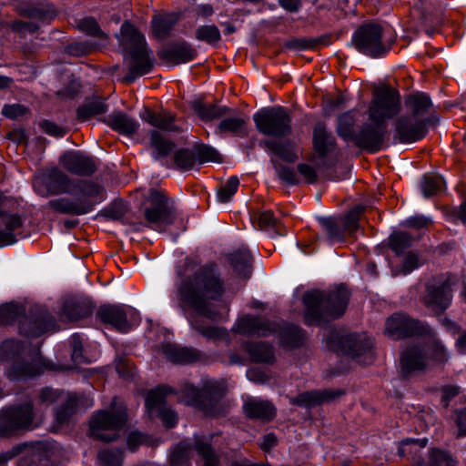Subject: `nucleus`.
Wrapping results in <instances>:
<instances>
[{
    "label": "nucleus",
    "mask_w": 466,
    "mask_h": 466,
    "mask_svg": "<svg viewBox=\"0 0 466 466\" xmlns=\"http://www.w3.org/2000/svg\"><path fill=\"white\" fill-rule=\"evenodd\" d=\"M180 299L191 308L198 317L212 320L219 319L213 301L220 299L224 293V283L218 268L208 263L192 270L177 286Z\"/></svg>",
    "instance_id": "obj_1"
},
{
    "label": "nucleus",
    "mask_w": 466,
    "mask_h": 466,
    "mask_svg": "<svg viewBox=\"0 0 466 466\" xmlns=\"http://www.w3.org/2000/svg\"><path fill=\"white\" fill-rule=\"evenodd\" d=\"M0 357L5 360H13L5 370V376L13 381L26 380L52 370L38 348L29 349L27 343L17 339L5 340L0 347Z\"/></svg>",
    "instance_id": "obj_2"
},
{
    "label": "nucleus",
    "mask_w": 466,
    "mask_h": 466,
    "mask_svg": "<svg viewBox=\"0 0 466 466\" xmlns=\"http://www.w3.org/2000/svg\"><path fill=\"white\" fill-rule=\"evenodd\" d=\"M119 41L126 52L124 60L128 71L124 81L133 83L152 70L154 58L147 46L145 36L128 22L121 25Z\"/></svg>",
    "instance_id": "obj_3"
},
{
    "label": "nucleus",
    "mask_w": 466,
    "mask_h": 466,
    "mask_svg": "<svg viewBox=\"0 0 466 466\" xmlns=\"http://www.w3.org/2000/svg\"><path fill=\"white\" fill-rule=\"evenodd\" d=\"M349 291L339 285L329 292L310 290L304 294L305 319L308 324H319L325 318L336 319L345 312Z\"/></svg>",
    "instance_id": "obj_4"
},
{
    "label": "nucleus",
    "mask_w": 466,
    "mask_h": 466,
    "mask_svg": "<svg viewBox=\"0 0 466 466\" xmlns=\"http://www.w3.org/2000/svg\"><path fill=\"white\" fill-rule=\"evenodd\" d=\"M66 193L73 198L51 199L47 207L57 213L82 216L92 212L106 197L104 187L94 181H79L73 191Z\"/></svg>",
    "instance_id": "obj_5"
},
{
    "label": "nucleus",
    "mask_w": 466,
    "mask_h": 466,
    "mask_svg": "<svg viewBox=\"0 0 466 466\" xmlns=\"http://www.w3.org/2000/svg\"><path fill=\"white\" fill-rule=\"evenodd\" d=\"M25 308L17 303H6L0 306V325L19 323V331L27 337H39L47 331L56 329L55 319L46 311L25 315Z\"/></svg>",
    "instance_id": "obj_6"
},
{
    "label": "nucleus",
    "mask_w": 466,
    "mask_h": 466,
    "mask_svg": "<svg viewBox=\"0 0 466 466\" xmlns=\"http://www.w3.org/2000/svg\"><path fill=\"white\" fill-rule=\"evenodd\" d=\"M127 420V407L117 398H114L110 410H100L94 413L89 422L90 436L103 441H112L118 437Z\"/></svg>",
    "instance_id": "obj_7"
},
{
    "label": "nucleus",
    "mask_w": 466,
    "mask_h": 466,
    "mask_svg": "<svg viewBox=\"0 0 466 466\" xmlns=\"http://www.w3.org/2000/svg\"><path fill=\"white\" fill-rule=\"evenodd\" d=\"M225 392L226 385L223 380L206 379L201 390L191 384H185L181 389V397L186 404L203 410L208 415L217 416L218 413L215 406Z\"/></svg>",
    "instance_id": "obj_8"
},
{
    "label": "nucleus",
    "mask_w": 466,
    "mask_h": 466,
    "mask_svg": "<svg viewBox=\"0 0 466 466\" xmlns=\"http://www.w3.org/2000/svg\"><path fill=\"white\" fill-rule=\"evenodd\" d=\"M352 43L361 54L372 58L385 56L391 43L387 40L384 29L378 24H365L352 35Z\"/></svg>",
    "instance_id": "obj_9"
},
{
    "label": "nucleus",
    "mask_w": 466,
    "mask_h": 466,
    "mask_svg": "<svg viewBox=\"0 0 466 466\" xmlns=\"http://www.w3.org/2000/svg\"><path fill=\"white\" fill-rule=\"evenodd\" d=\"M258 131L265 136L284 137L292 132L289 111L280 106L264 107L253 115Z\"/></svg>",
    "instance_id": "obj_10"
},
{
    "label": "nucleus",
    "mask_w": 466,
    "mask_h": 466,
    "mask_svg": "<svg viewBox=\"0 0 466 466\" xmlns=\"http://www.w3.org/2000/svg\"><path fill=\"white\" fill-rule=\"evenodd\" d=\"M148 206L144 208L145 225L149 228L163 232L174 223L176 209L169 198L162 192L152 190L147 198Z\"/></svg>",
    "instance_id": "obj_11"
},
{
    "label": "nucleus",
    "mask_w": 466,
    "mask_h": 466,
    "mask_svg": "<svg viewBox=\"0 0 466 466\" xmlns=\"http://www.w3.org/2000/svg\"><path fill=\"white\" fill-rule=\"evenodd\" d=\"M400 111V96L390 86L375 91L368 108V117L371 123L388 124Z\"/></svg>",
    "instance_id": "obj_12"
},
{
    "label": "nucleus",
    "mask_w": 466,
    "mask_h": 466,
    "mask_svg": "<svg viewBox=\"0 0 466 466\" xmlns=\"http://www.w3.org/2000/svg\"><path fill=\"white\" fill-rule=\"evenodd\" d=\"M80 179H71L57 167L45 171L35 178L33 186L35 192L41 196L59 195L74 190Z\"/></svg>",
    "instance_id": "obj_13"
},
{
    "label": "nucleus",
    "mask_w": 466,
    "mask_h": 466,
    "mask_svg": "<svg viewBox=\"0 0 466 466\" xmlns=\"http://www.w3.org/2000/svg\"><path fill=\"white\" fill-rule=\"evenodd\" d=\"M452 291L448 279L434 277L426 282L422 302L428 309L436 313L442 312L450 307Z\"/></svg>",
    "instance_id": "obj_14"
},
{
    "label": "nucleus",
    "mask_w": 466,
    "mask_h": 466,
    "mask_svg": "<svg viewBox=\"0 0 466 466\" xmlns=\"http://www.w3.org/2000/svg\"><path fill=\"white\" fill-rule=\"evenodd\" d=\"M385 334L392 339H399L406 337L431 334V328L424 322L410 319L405 314L396 313L387 319Z\"/></svg>",
    "instance_id": "obj_15"
},
{
    "label": "nucleus",
    "mask_w": 466,
    "mask_h": 466,
    "mask_svg": "<svg viewBox=\"0 0 466 466\" xmlns=\"http://www.w3.org/2000/svg\"><path fill=\"white\" fill-rule=\"evenodd\" d=\"M98 317L104 323H108L120 332H129L140 323L139 313L131 307L105 306L100 308Z\"/></svg>",
    "instance_id": "obj_16"
},
{
    "label": "nucleus",
    "mask_w": 466,
    "mask_h": 466,
    "mask_svg": "<svg viewBox=\"0 0 466 466\" xmlns=\"http://www.w3.org/2000/svg\"><path fill=\"white\" fill-rule=\"evenodd\" d=\"M33 417V405L30 402L3 409L0 411V437H7L18 429L29 427Z\"/></svg>",
    "instance_id": "obj_17"
},
{
    "label": "nucleus",
    "mask_w": 466,
    "mask_h": 466,
    "mask_svg": "<svg viewBox=\"0 0 466 466\" xmlns=\"http://www.w3.org/2000/svg\"><path fill=\"white\" fill-rule=\"evenodd\" d=\"M339 350L358 363L366 365L373 361V343L366 335L348 334L339 339Z\"/></svg>",
    "instance_id": "obj_18"
},
{
    "label": "nucleus",
    "mask_w": 466,
    "mask_h": 466,
    "mask_svg": "<svg viewBox=\"0 0 466 466\" xmlns=\"http://www.w3.org/2000/svg\"><path fill=\"white\" fill-rule=\"evenodd\" d=\"M9 199L0 193V248L17 241L16 232L23 227L24 218L9 208Z\"/></svg>",
    "instance_id": "obj_19"
},
{
    "label": "nucleus",
    "mask_w": 466,
    "mask_h": 466,
    "mask_svg": "<svg viewBox=\"0 0 466 466\" xmlns=\"http://www.w3.org/2000/svg\"><path fill=\"white\" fill-rule=\"evenodd\" d=\"M171 389L167 386L151 390L146 397V408L150 417H159L167 428H173L177 422V415L165 405V398Z\"/></svg>",
    "instance_id": "obj_20"
},
{
    "label": "nucleus",
    "mask_w": 466,
    "mask_h": 466,
    "mask_svg": "<svg viewBox=\"0 0 466 466\" xmlns=\"http://www.w3.org/2000/svg\"><path fill=\"white\" fill-rule=\"evenodd\" d=\"M388 133V124H364L352 142L362 150L376 153L382 149Z\"/></svg>",
    "instance_id": "obj_21"
},
{
    "label": "nucleus",
    "mask_w": 466,
    "mask_h": 466,
    "mask_svg": "<svg viewBox=\"0 0 466 466\" xmlns=\"http://www.w3.org/2000/svg\"><path fill=\"white\" fill-rule=\"evenodd\" d=\"M395 131L401 143H414L427 134V119L418 116H402L395 121Z\"/></svg>",
    "instance_id": "obj_22"
},
{
    "label": "nucleus",
    "mask_w": 466,
    "mask_h": 466,
    "mask_svg": "<svg viewBox=\"0 0 466 466\" xmlns=\"http://www.w3.org/2000/svg\"><path fill=\"white\" fill-rule=\"evenodd\" d=\"M400 369L405 377L430 370V360L426 348L420 344L409 346L401 353Z\"/></svg>",
    "instance_id": "obj_23"
},
{
    "label": "nucleus",
    "mask_w": 466,
    "mask_h": 466,
    "mask_svg": "<svg viewBox=\"0 0 466 466\" xmlns=\"http://www.w3.org/2000/svg\"><path fill=\"white\" fill-rule=\"evenodd\" d=\"M59 164L71 174L91 176L96 170L95 159L81 151H68L59 157Z\"/></svg>",
    "instance_id": "obj_24"
},
{
    "label": "nucleus",
    "mask_w": 466,
    "mask_h": 466,
    "mask_svg": "<svg viewBox=\"0 0 466 466\" xmlns=\"http://www.w3.org/2000/svg\"><path fill=\"white\" fill-rule=\"evenodd\" d=\"M235 333L244 336H268L277 330V324L259 317L245 315L238 318L232 328Z\"/></svg>",
    "instance_id": "obj_25"
},
{
    "label": "nucleus",
    "mask_w": 466,
    "mask_h": 466,
    "mask_svg": "<svg viewBox=\"0 0 466 466\" xmlns=\"http://www.w3.org/2000/svg\"><path fill=\"white\" fill-rule=\"evenodd\" d=\"M40 399L44 403H51L58 400H65L64 405L57 408L55 411L56 420L58 423L66 422L73 414L78 403V399L76 394H65L64 392H58L50 388L42 390Z\"/></svg>",
    "instance_id": "obj_26"
},
{
    "label": "nucleus",
    "mask_w": 466,
    "mask_h": 466,
    "mask_svg": "<svg viewBox=\"0 0 466 466\" xmlns=\"http://www.w3.org/2000/svg\"><path fill=\"white\" fill-rule=\"evenodd\" d=\"M312 144L315 152L320 157H326L336 149L335 137L323 123H318L313 129Z\"/></svg>",
    "instance_id": "obj_27"
},
{
    "label": "nucleus",
    "mask_w": 466,
    "mask_h": 466,
    "mask_svg": "<svg viewBox=\"0 0 466 466\" xmlns=\"http://www.w3.org/2000/svg\"><path fill=\"white\" fill-rule=\"evenodd\" d=\"M163 355L177 364H190L200 360L201 354L193 348L180 347L175 344H164L161 347Z\"/></svg>",
    "instance_id": "obj_28"
},
{
    "label": "nucleus",
    "mask_w": 466,
    "mask_h": 466,
    "mask_svg": "<svg viewBox=\"0 0 466 466\" xmlns=\"http://www.w3.org/2000/svg\"><path fill=\"white\" fill-rule=\"evenodd\" d=\"M160 57L173 64H183L193 60L197 51L187 43L171 45L160 52Z\"/></svg>",
    "instance_id": "obj_29"
},
{
    "label": "nucleus",
    "mask_w": 466,
    "mask_h": 466,
    "mask_svg": "<svg viewBox=\"0 0 466 466\" xmlns=\"http://www.w3.org/2000/svg\"><path fill=\"white\" fill-rule=\"evenodd\" d=\"M49 457V444L38 441L25 450L19 466H43Z\"/></svg>",
    "instance_id": "obj_30"
},
{
    "label": "nucleus",
    "mask_w": 466,
    "mask_h": 466,
    "mask_svg": "<svg viewBox=\"0 0 466 466\" xmlns=\"http://www.w3.org/2000/svg\"><path fill=\"white\" fill-rule=\"evenodd\" d=\"M229 262L234 272L241 279H248L252 273V257L245 247L229 255Z\"/></svg>",
    "instance_id": "obj_31"
},
{
    "label": "nucleus",
    "mask_w": 466,
    "mask_h": 466,
    "mask_svg": "<svg viewBox=\"0 0 466 466\" xmlns=\"http://www.w3.org/2000/svg\"><path fill=\"white\" fill-rule=\"evenodd\" d=\"M245 414L248 418L269 420L275 415L274 406L267 400L248 399L243 405Z\"/></svg>",
    "instance_id": "obj_32"
},
{
    "label": "nucleus",
    "mask_w": 466,
    "mask_h": 466,
    "mask_svg": "<svg viewBox=\"0 0 466 466\" xmlns=\"http://www.w3.org/2000/svg\"><path fill=\"white\" fill-rule=\"evenodd\" d=\"M139 116L143 121L159 129L166 131L175 129V116L167 111L155 112L147 107H144L139 113Z\"/></svg>",
    "instance_id": "obj_33"
},
{
    "label": "nucleus",
    "mask_w": 466,
    "mask_h": 466,
    "mask_svg": "<svg viewBox=\"0 0 466 466\" xmlns=\"http://www.w3.org/2000/svg\"><path fill=\"white\" fill-rule=\"evenodd\" d=\"M336 396L337 394L329 390L305 391L299 394L297 397L290 398V403L300 407L310 408L332 400Z\"/></svg>",
    "instance_id": "obj_34"
},
{
    "label": "nucleus",
    "mask_w": 466,
    "mask_h": 466,
    "mask_svg": "<svg viewBox=\"0 0 466 466\" xmlns=\"http://www.w3.org/2000/svg\"><path fill=\"white\" fill-rule=\"evenodd\" d=\"M423 336H428L431 339V342L423 345L428 353L430 369L436 365H444L449 360L450 355L444 345L436 338L433 329H431V334H424Z\"/></svg>",
    "instance_id": "obj_35"
},
{
    "label": "nucleus",
    "mask_w": 466,
    "mask_h": 466,
    "mask_svg": "<svg viewBox=\"0 0 466 466\" xmlns=\"http://www.w3.org/2000/svg\"><path fill=\"white\" fill-rule=\"evenodd\" d=\"M106 122L112 129L126 136L135 134L139 127V124L136 119L122 112L109 115Z\"/></svg>",
    "instance_id": "obj_36"
},
{
    "label": "nucleus",
    "mask_w": 466,
    "mask_h": 466,
    "mask_svg": "<svg viewBox=\"0 0 466 466\" xmlns=\"http://www.w3.org/2000/svg\"><path fill=\"white\" fill-rule=\"evenodd\" d=\"M428 440L406 439L400 442L398 455L400 457L410 455L412 466H423L424 462L419 452L427 445Z\"/></svg>",
    "instance_id": "obj_37"
},
{
    "label": "nucleus",
    "mask_w": 466,
    "mask_h": 466,
    "mask_svg": "<svg viewBox=\"0 0 466 466\" xmlns=\"http://www.w3.org/2000/svg\"><path fill=\"white\" fill-rule=\"evenodd\" d=\"M244 350L248 353L250 359L254 362L273 363L275 354L272 346L263 343H246Z\"/></svg>",
    "instance_id": "obj_38"
},
{
    "label": "nucleus",
    "mask_w": 466,
    "mask_h": 466,
    "mask_svg": "<svg viewBox=\"0 0 466 466\" xmlns=\"http://www.w3.org/2000/svg\"><path fill=\"white\" fill-rule=\"evenodd\" d=\"M248 120L242 116H230L222 119L218 126V132L220 134H233L238 137H245Z\"/></svg>",
    "instance_id": "obj_39"
},
{
    "label": "nucleus",
    "mask_w": 466,
    "mask_h": 466,
    "mask_svg": "<svg viewBox=\"0 0 466 466\" xmlns=\"http://www.w3.org/2000/svg\"><path fill=\"white\" fill-rule=\"evenodd\" d=\"M194 448L204 460L203 466H218L219 459L211 446V439L204 436H196Z\"/></svg>",
    "instance_id": "obj_40"
},
{
    "label": "nucleus",
    "mask_w": 466,
    "mask_h": 466,
    "mask_svg": "<svg viewBox=\"0 0 466 466\" xmlns=\"http://www.w3.org/2000/svg\"><path fill=\"white\" fill-rule=\"evenodd\" d=\"M319 221L331 243L344 241L345 230L340 217L319 218Z\"/></svg>",
    "instance_id": "obj_41"
},
{
    "label": "nucleus",
    "mask_w": 466,
    "mask_h": 466,
    "mask_svg": "<svg viewBox=\"0 0 466 466\" xmlns=\"http://www.w3.org/2000/svg\"><path fill=\"white\" fill-rule=\"evenodd\" d=\"M355 124L356 115L353 110L339 115L336 127L337 134L346 142L352 141L353 136L357 133L354 132Z\"/></svg>",
    "instance_id": "obj_42"
},
{
    "label": "nucleus",
    "mask_w": 466,
    "mask_h": 466,
    "mask_svg": "<svg viewBox=\"0 0 466 466\" xmlns=\"http://www.w3.org/2000/svg\"><path fill=\"white\" fill-rule=\"evenodd\" d=\"M150 146L153 149V157L155 159L167 157L175 147L172 141L167 139L156 130L150 132Z\"/></svg>",
    "instance_id": "obj_43"
},
{
    "label": "nucleus",
    "mask_w": 466,
    "mask_h": 466,
    "mask_svg": "<svg viewBox=\"0 0 466 466\" xmlns=\"http://www.w3.org/2000/svg\"><path fill=\"white\" fill-rule=\"evenodd\" d=\"M262 144L270 153L287 162L292 163L298 159L297 153L294 151L292 146L288 143L267 140Z\"/></svg>",
    "instance_id": "obj_44"
},
{
    "label": "nucleus",
    "mask_w": 466,
    "mask_h": 466,
    "mask_svg": "<svg viewBox=\"0 0 466 466\" xmlns=\"http://www.w3.org/2000/svg\"><path fill=\"white\" fill-rule=\"evenodd\" d=\"M406 106L410 109L411 116L424 117L423 115L431 106V101L427 94L418 92L407 97Z\"/></svg>",
    "instance_id": "obj_45"
},
{
    "label": "nucleus",
    "mask_w": 466,
    "mask_h": 466,
    "mask_svg": "<svg viewBox=\"0 0 466 466\" xmlns=\"http://www.w3.org/2000/svg\"><path fill=\"white\" fill-rule=\"evenodd\" d=\"M195 112L205 121H210L220 118L228 114L230 108L228 106H218L216 105H206L200 102L195 103Z\"/></svg>",
    "instance_id": "obj_46"
},
{
    "label": "nucleus",
    "mask_w": 466,
    "mask_h": 466,
    "mask_svg": "<svg viewBox=\"0 0 466 466\" xmlns=\"http://www.w3.org/2000/svg\"><path fill=\"white\" fill-rule=\"evenodd\" d=\"M107 109L106 105L101 98H95L86 101L77 109V117L81 121L87 120L88 118L105 113Z\"/></svg>",
    "instance_id": "obj_47"
},
{
    "label": "nucleus",
    "mask_w": 466,
    "mask_h": 466,
    "mask_svg": "<svg viewBox=\"0 0 466 466\" xmlns=\"http://www.w3.org/2000/svg\"><path fill=\"white\" fill-rule=\"evenodd\" d=\"M363 211L364 207L359 205L351 208L345 216H339L343 221V228L349 235L353 236L359 229V221Z\"/></svg>",
    "instance_id": "obj_48"
},
{
    "label": "nucleus",
    "mask_w": 466,
    "mask_h": 466,
    "mask_svg": "<svg viewBox=\"0 0 466 466\" xmlns=\"http://www.w3.org/2000/svg\"><path fill=\"white\" fill-rule=\"evenodd\" d=\"M412 237L403 231H397L392 233L389 238L390 248L398 255H401L404 251L410 247L412 243Z\"/></svg>",
    "instance_id": "obj_49"
},
{
    "label": "nucleus",
    "mask_w": 466,
    "mask_h": 466,
    "mask_svg": "<svg viewBox=\"0 0 466 466\" xmlns=\"http://www.w3.org/2000/svg\"><path fill=\"white\" fill-rule=\"evenodd\" d=\"M123 457L122 449L102 450L97 455L98 466H122Z\"/></svg>",
    "instance_id": "obj_50"
},
{
    "label": "nucleus",
    "mask_w": 466,
    "mask_h": 466,
    "mask_svg": "<svg viewBox=\"0 0 466 466\" xmlns=\"http://www.w3.org/2000/svg\"><path fill=\"white\" fill-rule=\"evenodd\" d=\"M444 179L441 176H424L421 183V190L425 198L437 195L444 188Z\"/></svg>",
    "instance_id": "obj_51"
},
{
    "label": "nucleus",
    "mask_w": 466,
    "mask_h": 466,
    "mask_svg": "<svg viewBox=\"0 0 466 466\" xmlns=\"http://www.w3.org/2000/svg\"><path fill=\"white\" fill-rule=\"evenodd\" d=\"M425 466H456V461L447 451L433 448L429 451Z\"/></svg>",
    "instance_id": "obj_52"
},
{
    "label": "nucleus",
    "mask_w": 466,
    "mask_h": 466,
    "mask_svg": "<svg viewBox=\"0 0 466 466\" xmlns=\"http://www.w3.org/2000/svg\"><path fill=\"white\" fill-rule=\"evenodd\" d=\"M77 26L79 30L86 33V35L98 37L101 41H103V46L106 45L107 35L101 31L98 24L94 18L85 17L79 20Z\"/></svg>",
    "instance_id": "obj_53"
},
{
    "label": "nucleus",
    "mask_w": 466,
    "mask_h": 466,
    "mask_svg": "<svg viewBox=\"0 0 466 466\" xmlns=\"http://www.w3.org/2000/svg\"><path fill=\"white\" fill-rule=\"evenodd\" d=\"M86 315V309L79 304L66 303L62 308L60 317L63 320L77 321Z\"/></svg>",
    "instance_id": "obj_54"
},
{
    "label": "nucleus",
    "mask_w": 466,
    "mask_h": 466,
    "mask_svg": "<svg viewBox=\"0 0 466 466\" xmlns=\"http://www.w3.org/2000/svg\"><path fill=\"white\" fill-rule=\"evenodd\" d=\"M189 323L193 329L201 333L204 337L208 339H222L228 336L226 329L217 328L214 326H202L198 324L197 318L189 319Z\"/></svg>",
    "instance_id": "obj_55"
},
{
    "label": "nucleus",
    "mask_w": 466,
    "mask_h": 466,
    "mask_svg": "<svg viewBox=\"0 0 466 466\" xmlns=\"http://www.w3.org/2000/svg\"><path fill=\"white\" fill-rule=\"evenodd\" d=\"M196 38L208 44H215L220 40V32L214 25H205L197 29Z\"/></svg>",
    "instance_id": "obj_56"
},
{
    "label": "nucleus",
    "mask_w": 466,
    "mask_h": 466,
    "mask_svg": "<svg viewBox=\"0 0 466 466\" xmlns=\"http://www.w3.org/2000/svg\"><path fill=\"white\" fill-rule=\"evenodd\" d=\"M238 186V178L237 177H230L217 192V198L218 201L221 203L228 202L232 196L237 192Z\"/></svg>",
    "instance_id": "obj_57"
},
{
    "label": "nucleus",
    "mask_w": 466,
    "mask_h": 466,
    "mask_svg": "<svg viewBox=\"0 0 466 466\" xmlns=\"http://www.w3.org/2000/svg\"><path fill=\"white\" fill-rule=\"evenodd\" d=\"M258 223L261 229H274L281 234L282 224L275 218L270 210H266L258 214Z\"/></svg>",
    "instance_id": "obj_58"
},
{
    "label": "nucleus",
    "mask_w": 466,
    "mask_h": 466,
    "mask_svg": "<svg viewBox=\"0 0 466 466\" xmlns=\"http://www.w3.org/2000/svg\"><path fill=\"white\" fill-rule=\"evenodd\" d=\"M272 164L278 173L279 179L289 185H298L299 178L294 169L284 165L277 164L274 159H271Z\"/></svg>",
    "instance_id": "obj_59"
},
{
    "label": "nucleus",
    "mask_w": 466,
    "mask_h": 466,
    "mask_svg": "<svg viewBox=\"0 0 466 466\" xmlns=\"http://www.w3.org/2000/svg\"><path fill=\"white\" fill-rule=\"evenodd\" d=\"M175 163L181 169H190L196 163V156L188 149H179L176 152Z\"/></svg>",
    "instance_id": "obj_60"
},
{
    "label": "nucleus",
    "mask_w": 466,
    "mask_h": 466,
    "mask_svg": "<svg viewBox=\"0 0 466 466\" xmlns=\"http://www.w3.org/2000/svg\"><path fill=\"white\" fill-rule=\"evenodd\" d=\"M420 266L418 256L415 253L409 252L404 256L401 268L392 270L394 276L399 274L407 275Z\"/></svg>",
    "instance_id": "obj_61"
},
{
    "label": "nucleus",
    "mask_w": 466,
    "mask_h": 466,
    "mask_svg": "<svg viewBox=\"0 0 466 466\" xmlns=\"http://www.w3.org/2000/svg\"><path fill=\"white\" fill-rule=\"evenodd\" d=\"M172 26L173 22L168 17L157 16L153 20V32L159 38L167 36Z\"/></svg>",
    "instance_id": "obj_62"
},
{
    "label": "nucleus",
    "mask_w": 466,
    "mask_h": 466,
    "mask_svg": "<svg viewBox=\"0 0 466 466\" xmlns=\"http://www.w3.org/2000/svg\"><path fill=\"white\" fill-rule=\"evenodd\" d=\"M197 158L200 162L218 161L219 153L209 146L201 145L196 149V159Z\"/></svg>",
    "instance_id": "obj_63"
},
{
    "label": "nucleus",
    "mask_w": 466,
    "mask_h": 466,
    "mask_svg": "<svg viewBox=\"0 0 466 466\" xmlns=\"http://www.w3.org/2000/svg\"><path fill=\"white\" fill-rule=\"evenodd\" d=\"M27 15L30 18L40 21L43 24H48L55 16L53 10L46 9L44 7L30 9Z\"/></svg>",
    "instance_id": "obj_64"
}]
</instances>
